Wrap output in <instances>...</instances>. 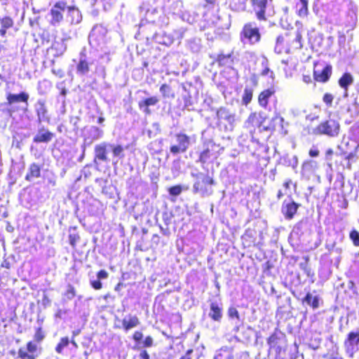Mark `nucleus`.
<instances>
[{
  "label": "nucleus",
  "mask_w": 359,
  "mask_h": 359,
  "mask_svg": "<svg viewBox=\"0 0 359 359\" xmlns=\"http://www.w3.org/2000/svg\"><path fill=\"white\" fill-rule=\"evenodd\" d=\"M143 346L145 348L151 347L154 344V339L151 337L147 336L142 341Z\"/></svg>",
  "instance_id": "obj_61"
},
{
  "label": "nucleus",
  "mask_w": 359,
  "mask_h": 359,
  "mask_svg": "<svg viewBox=\"0 0 359 359\" xmlns=\"http://www.w3.org/2000/svg\"><path fill=\"white\" fill-rule=\"evenodd\" d=\"M67 8V3L65 1H58L51 8L50 15V23L54 27L60 25L63 20V12Z\"/></svg>",
  "instance_id": "obj_11"
},
{
  "label": "nucleus",
  "mask_w": 359,
  "mask_h": 359,
  "mask_svg": "<svg viewBox=\"0 0 359 359\" xmlns=\"http://www.w3.org/2000/svg\"><path fill=\"white\" fill-rule=\"evenodd\" d=\"M70 343V340L67 337H62L60 342L55 347V351L57 353H62L64 348L67 347Z\"/></svg>",
  "instance_id": "obj_48"
},
{
  "label": "nucleus",
  "mask_w": 359,
  "mask_h": 359,
  "mask_svg": "<svg viewBox=\"0 0 359 359\" xmlns=\"http://www.w3.org/2000/svg\"><path fill=\"white\" fill-rule=\"evenodd\" d=\"M353 83V77L351 73L345 72L338 81L339 86L344 90V96H348V87Z\"/></svg>",
  "instance_id": "obj_27"
},
{
  "label": "nucleus",
  "mask_w": 359,
  "mask_h": 359,
  "mask_svg": "<svg viewBox=\"0 0 359 359\" xmlns=\"http://www.w3.org/2000/svg\"><path fill=\"white\" fill-rule=\"evenodd\" d=\"M217 126L220 131L229 133L234 130L237 118L236 111L230 107H221L216 112Z\"/></svg>",
  "instance_id": "obj_2"
},
{
  "label": "nucleus",
  "mask_w": 359,
  "mask_h": 359,
  "mask_svg": "<svg viewBox=\"0 0 359 359\" xmlns=\"http://www.w3.org/2000/svg\"><path fill=\"white\" fill-rule=\"evenodd\" d=\"M322 299L316 290L309 292L302 299V304L311 307L313 310L319 308Z\"/></svg>",
  "instance_id": "obj_19"
},
{
  "label": "nucleus",
  "mask_w": 359,
  "mask_h": 359,
  "mask_svg": "<svg viewBox=\"0 0 359 359\" xmlns=\"http://www.w3.org/2000/svg\"><path fill=\"white\" fill-rule=\"evenodd\" d=\"M109 147H110L112 149V153L114 157H118L119 158H122L124 157V149L121 145H114L112 144H109Z\"/></svg>",
  "instance_id": "obj_46"
},
{
  "label": "nucleus",
  "mask_w": 359,
  "mask_h": 359,
  "mask_svg": "<svg viewBox=\"0 0 359 359\" xmlns=\"http://www.w3.org/2000/svg\"><path fill=\"white\" fill-rule=\"evenodd\" d=\"M6 101L8 104L13 106V104L18 102H24L26 105H28V100L29 95L27 93L22 91L18 94L12 93L9 91L6 92Z\"/></svg>",
  "instance_id": "obj_21"
},
{
  "label": "nucleus",
  "mask_w": 359,
  "mask_h": 359,
  "mask_svg": "<svg viewBox=\"0 0 359 359\" xmlns=\"http://www.w3.org/2000/svg\"><path fill=\"white\" fill-rule=\"evenodd\" d=\"M334 96L331 93H325L323 97V101L327 107H330L332 105Z\"/></svg>",
  "instance_id": "obj_56"
},
{
  "label": "nucleus",
  "mask_w": 359,
  "mask_h": 359,
  "mask_svg": "<svg viewBox=\"0 0 359 359\" xmlns=\"http://www.w3.org/2000/svg\"><path fill=\"white\" fill-rule=\"evenodd\" d=\"M73 62L76 64V74L79 76H87L90 71V67L95 65L94 73L102 79L106 77L105 66L93 57L87 55L85 49L80 52L78 59H74Z\"/></svg>",
  "instance_id": "obj_1"
},
{
  "label": "nucleus",
  "mask_w": 359,
  "mask_h": 359,
  "mask_svg": "<svg viewBox=\"0 0 359 359\" xmlns=\"http://www.w3.org/2000/svg\"><path fill=\"white\" fill-rule=\"evenodd\" d=\"M269 351L274 353L275 359H285V353L287 348V340L285 334L276 328L267 339Z\"/></svg>",
  "instance_id": "obj_3"
},
{
  "label": "nucleus",
  "mask_w": 359,
  "mask_h": 359,
  "mask_svg": "<svg viewBox=\"0 0 359 359\" xmlns=\"http://www.w3.org/2000/svg\"><path fill=\"white\" fill-rule=\"evenodd\" d=\"M105 34L106 30L102 25H95L88 36L90 45L94 48L99 46L104 41Z\"/></svg>",
  "instance_id": "obj_15"
},
{
  "label": "nucleus",
  "mask_w": 359,
  "mask_h": 359,
  "mask_svg": "<svg viewBox=\"0 0 359 359\" xmlns=\"http://www.w3.org/2000/svg\"><path fill=\"white\" fill-rule=\"evenodd\" d=\"M340 130V124L339 121L329 117L328 119L321 122L316 128L313 130L315 135H325L330 137H337Z\"/></svg>",
  "instance_id": "obj_7"
},
{
  "label": "nucleus",
  "mask_w": 359,
  "mask_h": 359,
  "mask_svg": "<svg viewBox=\"0 0 359 359\" xmlns=\"http://www.w3.org/2000/svg\"><path fill=\"white\" fill-rule=\"evenodd\" d=\"M309 0H299L296 4V8L300 16H305L308 13Z\"/></svg>",
  "instance_id": "obj_45"
},
{
  "label": "nucleus",
  "mask_w": 359,
  "mask_h": 359,
  "mask_svg": "<svg viewBox=\"0 0 359 359\" xmlns=\"http://www.w3.org/2000/svg\"><path fill=\"white\" fill-rule=\"evenodd\" d=\"M108 273L107 271L102 269L97 273V278L100 280L107 279L108 278Z\"/></svg>",
  "instance_id": "obj_63"
},
{
  "label": "nucleus",
  "mask_w": 359,
  "mask_h": 359,
  "mask_svg": "<svg viewBox=\"0 0 359 359\" xmlns=\"http://www.w3.org/2000/svg\"><path fill=\"white\" fill-rule=\"evenodd\" d=\"M228 317L230 320H233L234 330L237 332L240 326L243 324V320L241 318L240 314L234 306H230L227 311Z\"/></svg>",
  "instance_id": "obj_30"
},
{
  "label": "nucleus",
  "mask_w": 359,
  "mask_h": 359,
  "mask_svg": "<svg viewBox=\"0 0 359 359\" xmlns=\"http://www.w3.org/2000/svg\"><path fill=\"white\" fill-rule=\"evenodd\" d=\"M260 33L255 22L245 24L241 34V40L244 43L254 44L260 40Z\"/></svg>",
  "instance_id": "obj_9"
},
{
  "label": "nucleus",
  "mask_w": 359,
  "mask_h": 359,
  "mask_svg": "<svg viewBox=\"0 0 359 359\" xmlns=\"http://www.w3.org/2000/svg\"><path fill=\"white\" fill-rule=\"evenodd\" d=\"M318 168V163L313 160H308L302 165L301 174L303 178L309 180L314 176Z\"/></svg>",
  "instance_id": "obj_18"
},
{
  "label": "nucleus",
  "mask_w": 359,
  "mask_h": 359,
  "mask_svg": "<svg viewBox=\"0 0 359 359\" xmlns=\"http://www.w3.org/2000/svg\"><path fill=\"white\" fill-rule=\"evenodd\" d=\"M185 32V29L183 28H180L177 30L174 31L173 34H172L175 39H181L184 36V34Z\"/></svg>",
  "instance_id": "obj_62"
},
{
  "label": "nucleus",
  "mask_w": 359,
  "mask_h": 359,
  "mask_svg": "<svg viewBox=\"0 0 359 359\" xmlns=\"http://www.w3.org/2000/svg\"><path fill=\"white\" fill-rule=\"evenodd\" d=\"M265 121V116L262 113H252L249 116L245 124L249 126L251 125L253 127L260 128Z\"/></svg>",
  "instance_id": "obj_28"
},
{
  "label": "nucleus",
  "mask_w": 359,
  "mask_h": 359,
  "mask_svg": "<svg viewBox=\"0 0 359 359\" xmlns=\"http://www.w3.org/2000/svg\"><path fill=\"white\" fill-rule=\"evenodd\" d=\"M159 91L165 99H173L175 97V93L172 88L166 83H163L161 86Z\"/></svg>",
  "instance_id": "obj_42"
},
{
  "label": "nucleus",
  "mask_w": 359,
  "mask_h": 359,
  "mask_svg": "<svg viewBox=\"0 0 359 359\" xmlns=\"http://www.w3.org/2000/svg\"><path fill=\"white\" fill-rule=\"evenodd\" d=\"M15 111V108L10 104H8L7 101L3 103H0V115L4 118H11Z\"/></svg>",
  "instance_id": "obj_38"
},
{
  "label": "nucleus",
  "mask_w": 359,
  "mask_h": 359,
  "mask_svg": "<svg viewBox=\"0 0 359 359\" xmlns=\"http://www.w3.org/2000/svg\"><path fill=\"white\" fill-rule=\"evenodd\" d=\"M50 88L51 83L47 79H43V81H39L38 82L37 91L41 95L46 94Z\"/></svg>",
  "instance_id": "obj_41"
},
{
  "label": "nucleus",
  "mask_w": 359,
  "mask_h": 359,
  "mask_svg": "<svg viewBox=\"0 0 359 359\" xmlns=\"http://www.w3.org/2000/svg\"><path fill=\"white\" fill-rule=\"evenodd\" d=\"M251 3L259 21H265L274 14L273 0H251Z\"/></svg>",
  "instance_id": "obj_6"
},
{
  "label": "nucleus",
  "mask_w": 359,
  "mask_h": 359,
  "mask_svg": "<svg viewBox=\"0 0 359 359\" xmlns=\"http://www.w3.org/2000/svg\"><path fill=\"white\" fill-rule=\"evenodd\" d=\"M18 356L21 359H35L37 355L32 354L24 348H20L18 351Z\"/></svg>",
  "instance_id": "obj_51"
},
{
  "label": "nucleus",
  "mask_w": 359,
  "mask_h": 359,
  "mask_svg": "<svg viewBox=\"0 0 359 359\" xmlns=\"http://www.w3.org/2000/svg\"><path fill=\"white\" fill-rule=\"evenodd\" d=\"M67 20L72 25L79 24L82 20V15L81 11L74 6H67Z\"/></svg>",
  "instance_id": "obj_25"
},
{
  "label": "nucleus",
  "mask_w": 359,
  "mask_h": 359,
  "mask_svg": "<svg viewBox=\"0 0 359 359\" xmlns=\"http://www.w3.org/2000/svg\"><path fill=\"white\" fill-rule=\"evenodd\" d=\"M76 295L74 287L72 285H68L67 290L65 293V297L67 300H72Z\"/></svg>",
  "instance_id": "obj_54"
},
{
  "label": "nucleus",
  "mask_w": 359,
  "mask_h": 359,
  "mask_svg": "<svg viewBox=\"0 0 359 359\" xmlns=\"http://www.w3.org/2000/svg\"><path fill=\"white\" fill-rule=\"evenodd\" d=\"M192 176L196 177V180L194 184V192L200 194L203 197L210 196L213 191L208 185H212L215 183L214 180L208 175L198 172L196 175L191 174Z\"/></svg>",
  "instance_id": "obj_5"
},
{
  "label": "nucleus",
  "mask_w": 359,
  "mask_h": 359,
  "mask_svg": "<svg viewBox=\"0 0 359 359\" xmlns=\"http://www.w3.org/2000/svg\"><path fill=\"white\" fill-rule=\"evenodd\" d=\"M349 238L351 240L353 244L359 247V231L356 229H352L349 233Z\"/></svg>",
  "instance_id": "obj_50"
},
{
  "label": "nucleus",
  "mask_w": 359,
  "mask_h": 359,
  "mask_svg": "<svg viewBox=\"0 0 359 359\" xmlns=\"http://www.w3.org/2000/svg\"><path fill=\"white\" fill-rule=\"evenodd\" d=\"M142 337H143V334L140 331L135 332V333L133 334V339L136 342H140L142 340Z\"/></svg>",
  "instance_id": "obj_64"
},
{
  "label": "nucleus",
  "mask_w": 359,
  "mask_h": 359,
  "mask_svg": "<svg viewBox=\"0 0 359 359\" xmlns=\"http://www.w3.org/2000/svg\"><path fill=\"white\" fill-rule=\"evenodd\" d=\"M41 175V166L36 163H32L27 170L25 179L27 181H32L33 180L39 177Z\"/></svg>",
  "instance_id": "obj_33"
},
{
  "label": "nucleus",
  "mask_w": 359,
  "mask_h": 359,
  "mask_svg": "<svg viewBox=\"0 0 359 359\" xmlns=\"http://www.w3.org/2000/svg\"><path fill=\"white\" fill-rule=\"evenodd\" d=\"M359 330L351 332L348 334L344 341V347L346 354L353 358L354 354L359 350Z\"/></svg>",
  "instance_id": "obj_13"
},
{
  "label": "nucleus",
  "mask_w": 359,
  "mask_h": 359,
  "mask_svg": "<svg viewBox=\"0 0 359 359\" xmlns=\"http://www.w3.org/2000/svg\"><path fill=\"white\" fill-rule=\"evenodd\" d=\"M80 237L77 233H70L69 235V244L73 247L75 248L77 242L79 241Z\"/></svg>",
  "instance_id": "obj_58"
},
{
  "label": "nucleus",
  "mask_w": 359,
  "mask_h": 359,
  "mask_svg": "<svg viewBox=\"0 0 359 359\" xmlns=\"http://www.w3.org/2000/svg\"><path fill=\"white\" fill-rule=\"evenodd\" d=\"M210 57L219 66L231 67L233 64V57L231 53L227 54L220 53L217 55H210Z\"/></svg>",
  "instance_id": "obj_24"
},
{
  "label": "nucleus",
  "mask_w": 359,
  "mask_h": 359,
  "mask_svg": "<svg viewBox=\"0 0 359 359\" xmlns=\"http://www.w3.org/2000/svg\"><path fill=\"white\" fill-rule=\"evenodd\" d=\"M104 130L95 126H90L84 128L83 130V145L90 147L95 141L102 138Z\"/></svg>",
  "instance_id": "obj_10"
},
{
  "label": "nucleus",
  "mask_w": 359,
  "mask_h": 359,
  "mask_svg": "<svg viewBox=\"0 0 359 359\" xmlns=\"http://www.w3.org/2000/svg\"><path fill=\"white\" fill-rule=\"evenodd\" d=\"M194 142H195L194 136H189L183 132L175 133L173 142L170 147V152L174 156L184 153Z\"/></svg>",
  "instance_id": "obj_4"
},
{
  "label": "nucleus",
  "mask_w": 359,
  "mask_h": 359,
  "mask_svg": "<svg viewBox=\"0 0 359 359\" xmlns=\"http://www.w3.org/2000/svg\"><path fill=\"white\" fill-rule=\"evenodd\" d=\"M208 316L213 321L221 323L223 318V304L220 300H210Z\"/></svg>",
  "instance_id": "obj_16"
},
{
  "label": "nucleus",
  "mask_w": 359,
  "mask_h": 359,
  "mask_svg": "<svg viewBox=\"0 0 359 359\" xmlns=\"http://www.w3.org/2000/svg\"><path fill=\"white\" fill-rule=\"evenodd\" d=\"M46 102L44 99H39L34 104V110L37 116V122L39 124L42 122L49 123L50 121Z\"/></svg>",
  "instance_id": "obj_17"
},
{
  "label": "nucleus",
  "mask_w": 359,
  "mask_h": 359,
  "mask_svg": "<svg viewBox=\"0 0 359 359\" xmlns=\"http://www.w3.org/2000/svg\"><path fill=\"white\" fill-rule=\"evenodd\" d=\"M182 8H183V3L182 1H173L170 7L169 11L170 13H172L173 15H180V14L182 13Z\"/></svg>",
  "instance_id": "obj_44"
},
{
  "label": "nucleus",
  "mask_w": 359,
  "mask_h": 359,
  "mask_svg": "<svg viewBox=\"0 0 359 359\" xmlns=\"http://www.w3.org/2000/svg\"><path fill=\"white\" fill-rule=\"evenodd\" d=\"M182 191V188L181 185H175L170 187L168 189V193L170 196H177Z\"/></svg>",
  "instance_id": "obj_55"
},
{
  "label": "nucleus",
  "mask_w": 359,
  "mask_h": 359,
  "mask_svg": "<svg viewBox=\"0 0 359 359\" xmlns=\"http://www.w3.org/2000/svg\"><path fill=\"white\" fill-rule=\"evenodd\" d=\"M180 17L183 21L187 22L189 24H193L196 20V15L191 14L188 11H182Z\"/></svg>",
  "instance_id": "obj_47"
},
{
  "label": "nucleus",
  "mask_w": 359,
  "mask_h": 359,
  "mask_svg": "<svg viewBox=\"0 0 359 359\" xmlns=\"http://www.w3.org/2000/svg\"><path fill=\"white\" fill-rule=\"evenodd\" d=\"M90 284L93 289L97 290H100L102 287V284L101 283V280L98 279L97 278L96 280L90 278Z\"/></svg>",
  "instance_id": "obj_59"
},
{
  "label": "nucleus",
  "mask_w": 359,
  "mask_h": 359,
  "mask_svg": "<svg viewBox=\"0 0 359 359\" xmlns=\"http://www.w3.org/2000/svg\"><path fill=\"white\" fill-rule=\"evenodd\" d=\"M210 158V151L209 149H204L200 154L198 161L202 163H206Z\"/></svg>",
  "instance_id": "obj_52"
},
{
  "label": "nucleus",
  "mask_w": 359,
  "mask_h": 359,
  "mask_svg": "<svg viewBox=\"0 0 359 359\" xmlns=\"http://www.w3.org/2000/svg\"><path fill=\"white\" fill-rule=\"evenodd\" d=\"M189 49L193 53H198L201 49V40L199 38H192L187 41Z\"/></svg>",
  "instance_id": "obj_40"
},
{
  "label": "nucleus",
  "mask_w": 359,
  "mask_h": 359,
  "mask_svg": "<svg viewBox=\"0 0 359 359\" xmlns=\"http://www.w3.org/2000/svg\"><path fill=\"white\" fill-rule=\"evenodd\" d=\"M183 89L182 99L184 108L188 111L195 110V104L197 103L198 89L189 82H185L182 85Z\"/></svg>",
  "instance_id": "obj_8"
},
{
  "label": "nucleus",
  "mask_w": 359,
  "mask_h": 359,
  "mask_svg": "<svg viewBox=\"0 0 359 359\" xmlns=\"http://www.w3.org/2000/svg\"><path fill=\"white\" fill-rule=\"evenodd\" d=\"M248 0H231L230 1V8L236 11H244L246 8Z\"/></svg>",
  "instance_id": "obj_43"
},
{
  "label": "nucleus",
  "mask_w": 359,
  "mask_h": 359,
  "mask_svg": "<svg viewBox=\"0 0 359 359\" xmlns=\"http://www.w3.org/2000/svg\"><path fill=\"white\" fill-rule=\"evenodd\" d=\"M284 121H285L283 117L278 114H276L274 117L272 118L269 126L266 128H264V129L277 131L281 134L286 135L287 130L284 127Z\"/></svg>",
  "instance_id": "obj_22"
},
{
  "label": "nucleus",
  "mask_w": 359,
  "mask_h": 359,
  "mask_svg": "<svg viewBox=\"0 0 359 359\" xmlns=\"http://www.w3.org/2000/svg\"><path fill=\"white\" fill-rule=\"evenodd\" d=\"M107 147H109V144L106 142H102L99 144H97L95 147V158L103 162L108 161V158L107 156Z\"/></svg>",
  "instance_id": "obj_31"
},
{
  "label": "nucleus",
  "mask_w": 359,
  "mask_h": 359,
  "mask_svg": "<svg viewBox=\"0 0 359 359\" xmlns=\"http://www.w3.org/2000/svg\"><path fill=\"white\" fill-rule=\"evenodd\" d=\"M153 38L156 43L166 46H170L175 41V37L172 34H167L164 32L156 33Z\"/></svg>",
  "instance_id": "obj_26"
},
{
  "label": "nucleus",
  "mask_w": 359,
  "mask_h": 359,
  "mask_svg": "<svg viewBox=\"0 0 359 359\" xmlns=\"http://www.w3.org/2000/svg\"><path fill=\"white\" fill-rule=\"evenodd\" d=\"M56 88L60 90V95L57 98V102L62 104V107H65L66 102V96L68 93V90L66 88L65 82L61 81L57 83Z\"/></svg>",
  "instance_id": "obj_39"
},
{
  "label": "nucleus",
  "mask_w": 359,
  "mask_h": 359,
  "mask_svg": "<svg viewBox=\"0 0 359 359\" xmlns=\"http://www.w3.org/2000/svg\"><path fill=\"white\" fill-rule=\"evenodd\" d=\"M29 353L32 354H35L36 350H37V345L36 343L29 341L27 344V349Z\"/></svg>",
  "instance_id": "obj_60"
},
{
  "label": "nucleus",
  "mask_w": 359,
  "mask_h": 359,
  "mask_svg": "<svg viewBox=\"0 0 359 359\" xmlns=\"http://www.w3.org/2000/svg\"><path fill=\"white\" fill-rule=\"evenodd\" d=\"M300 204L294 202L291 197L285 199L282 206L281 212L287 220H291L294 218Z\"/></svg>",
  "instance_id": "obj_14"
},
{
  "label": "nucleus",
  "mask_w": 359,
  "mask_h": 359,
  "mask_svg": "<svg viewBox=\"0 0 359 359\" xmlns=\"http://www.w3.org/2000/svg\"><path fill=\"white\" fill-rule=\"evenodd\" d=\"M253 90L250 88L246 87L244 89L243 95V103L245 105L248 104L252 98Z\"/></svg>",
  "instance_id": "obj_49"
},
{
  "label": "nucleus",
  "mask_w": 359,
  "mask_h": 359,
  "mask_svg": "<svg viewBox=\"0 0 359 359\" xmlns=\"http://www.w3.org/2000/svg\"><path fill=\"white\" fill-rule=\"evenodd\" d=\"M13 20L8 16L0 18V35L5 37L6 35L7 29L13 26Z\"/></svg>",
  "instance_id": "obj_37"
},
{
  "label": "nucleus",
  "mask_w": 359,
  "mask_h": 359,
  "mask_svg": "<svg viewBox=\"0 0 359 359\" xmlns=\"http://www.w3.org/2000/svg\"><path fill=\"white\" fill-rule=\"evenodd\" d=\"M332 72V67L330 64L316 65L313 70V78L315 81L321 83H326L329 81Z\"/></svg>",
  "instance_id": "obj_12"
},
{
  "label": "nucleus",
  "mask_w": 359,
  "mask_h": 359,
  "mask_svg": "<svg viewBox=\"0 0 359 359\" xmlns=\"http://www.w3.org/2000/svg\"><path fill=\"white\" fill-rule=\"evenodd\" d=\"M274 93L275 90L273 88H268L261 92L258 97L259 104L262 107L266 109L269 103V100Z\"/></svg>",
  "instance_id": "obj_32"
},
{
  "label": "nucleus",
  "mask_w": 359,
  "mask_h": 359,
  "mask_svg": "<svg viewBox=\"0 0 359 359\" xmlns=\"http://www.w3.org/2000/svg\"><path fill=\"white\" fill-rule=\"evenodd\" d=\"M52 51H54V56L59 57L63 55L67 50V45L64 39L55 41L50 48Z\"/></svg>",
  "instance_id": "obj_35"
},
{
  "label": "nucleus",
  "mask_w": 359,
  "mask_h": 359,
  "mask_svg": "<svg viewBox=\"0 0 359 359\" xmlns=\"http://www.w3.org/2000/svg\"><path fill=\"white\" fill-rule=\"evenodd\" d=\"M233 348L226 346H222L217 350L213 359H233Z\"/></svg>",
  "instance_id": "obj_29"
},
{
  "label": "nucleus",
  "mask_w": 359,
  "mask_h": 359,
  "mask_svg": "<svg viewBox=\"0 0 359 359\" xmlns=\"http://www.w3.org/2000/svg\"><path fill=\"white\" fill-rule=\"evenodd\" d=\"M302 36L299 31L295 32V37L293 41V43H295L296 48H301L302 47Z\"/></svg>",
  "instance_id": "obj_57"
},
{
  "label": "nucleus",
  "mask_w": 359,
  "mask_h": 359,
  "mask_svg": "<svg viewBox=\"0 0 359 359\" xmlns=\"http://www.w3.org/2000/svg\"><path fill=\"white\" fill-rule=\"evenodd\" d=\"M267 63H268V61L266 59H265L262 62V65L264 67L263 70L262 71V73L261 74L262 76H266L268 75L269 74H270V77L273 79L274 78V73L270 70V69L268 67V65H267Z\"/></svg>",
  "instance_id": "obj_53"
},
{
  "label": "nucleus",
  "mask_w": 359,
  "mask_h": 359,
  "mask_svg": "<svg viewBox=\"0 0 359 359\" xmlns=\"http://www.w3.org/2000/svg\"><path fill=\"white\" fill-rule=\"evenodd\" d=\"M140 323V322L136 316L129 315L128 317H125L122 320L123 327L126 332L137 327Z\"/></svg>",
  "instance_id": "obj_36"
},
{
  "label": "nucleus",
  "mask_w": 359,
  "mask_h": 359,
  "mask_svg": "<svg viewBox=\"0 0 359 359\" xmlns=\"http://www.w3.org/2000/svg\"><path fill=\"white\" fill-rule=\"evenodd\" d=\"M54 137V133L42 126L39 128L36 134L33 138V142L35 143H48Z\"/></svg>",
  "instance_id": "obj_20"
},
{
  "label": "nucleus",
  "mask_w": 359,
  "mask_h": 359,
  "mask_svg": "<svg viewBox=\"0 0 359 359\" xmlns=\"http://www.w3.org/2000/svg\"><path fill=\"white\" fill-rule=\"evenodd\" d=\"M280 163L285 166H290L293 169H295L298 165V158L296 155L290 156L287 154L280 157Z\"/></svg>",
  "instance_id": "obj_34"
},
{
  "label": "nucleus",
  "mask_w": 359,
  "mask_h": 359,
  "mask_svg": "<svg viewBox=\"0 0 359 359\" xmlns=\"http://www.w3.org/2000/svg\"><path fill=\"white\" fill-rule=\"evenodd\" d=\"M159 101L160 100L157 96H151L140 100L138 102V107L144 114L150 115L151 114V111L149 107L156 106Z\"/></svg>",
  "instance_id": "obj_23"
}]
</instances>
